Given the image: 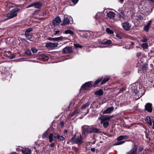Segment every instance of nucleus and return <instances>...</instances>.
<instances>
[{"mask_svg":"<svg viewBox=\"0 0 154 154\" xmlns=\"http://www.w3.org/2000/svg\"><path fill=\"white\" fill-rule=\"evenodd\" d=\"M138 91L137 89V87L136 85L135 84H133L129 86V91L132 93H134L136 95L140 94V95H138V98H139L141 97L145 93V90L143 89L142 90L141 89Z\"/></svg>","mask_w":154,"mask_h":154,"instance_id":"nucleus-1","label":"nucleus"},{"mask_svg":"<svg viewBox=\"0 0 154 154\" xmlns=\"http://www.w3.org/2000/svg\"><path fill=\"white\" fill-rule=\"evenodd\" d=\"M20 9L18 8H15L13 9L7 15V19L4 20L5 21L8 19L13 18L17 15V12L20 11Z\"/></svg>","mask_w":154,"mask_h":154,"instance_id":"nucleus-2","label":"nucleus"},{"mask_svg":"<svg viewBox=\"0 0 154 154\" xmlns=\"http://www.w3.org/2000/svg\"><path fill=\"white\" fill-rule=\"evenodd\" d=\"M72 17H68L67 15H65L61 25L63 26L69 24V23L72 24Z\"/></svg>","mask_w":154,"mask_h":154,"instance_id":"nucleus-3","label":"nucleus"},{"mask_svg":"<svg viewBox=\"0 0 154 154\" xmlns=\"http://www.w3.org/2000/svg\"><path fill=\"white\" fill-rule=\"evenodd\" d=\"M83 132L85 135L89 133H96V129L93 126L91 127V128H84Z\"/></svg>","mask_w":154,"mask_h":154,"instance_id":"nucleus-4","label":"nucleus"},{"mask_svg":"<svg viewBox=\"0 0 154 154\" xmlns=\"http://www.w3.org/2000/svg\"><path fill=\"white\" fill-rule=\"evenodd\" d=\"M92 82H86L81 86V89L84 90L88 91L92 87Z\"/></svg>","mask_w":154,"mask_h":154,"instance_id":"nucleus-5","label":"nucleus"},{"mask_svg":"<svg viewBox=\"0 0 154 154\" xmlns=\"http://www.w3.org/2000/svg\"><path fill=\"white\" fill-rule=\"evenodd\" d=\"M72 140L78 145L81 144L83 143V139L81 135L76 137L75 138H72Z\"/></svg>","mask_w":154,"mask_h":154,"instance_id":"nucleus-6","label":"nucleus"},{"mask_svg":"<svg viewBox=\"0 0 154 154\" xmlns=\"http://www.w3.org/2000/svg\"><path fill=\"white\" fill-rule=\"evenodd\" d=\"M110 77L109 76H106L103 79L102 78H100L97 80V84L99 83L100 82V85H102L105 84L110 79Z\"/></svg>","mask_w":154,"mask_h":154,"instance_id":"nucleus-7","label":"nucleus"},{"mask_svg":"<svg viewBox=\"0 0 154 154\" xmlns=\"http://www.w3.org/2000/svg\"><path fill=\"white\" fill-rule=\"evenodd\" d=\"M137 146L134 144L131 150L127 152L126 154H137Z\"/></svg>","mask_w":154,"mask_h":154,"instance_id":"nucleus-8","label":"nucleus"},{"mask_svg":"<svg viewBox=\"0 0 154 154\" xmlns=\"http://www.w3.org/2000/svg\"><path fill=\"white\" fill-rule=\"evenodd\" d=\"M122 25L124 29L127 31L129 30L131 27V24L127 22L122 23Z\"/></svg>","mask_w":154,"mask_h":154,"instance_id":"nucleus-9","label":"nucleus"},{"mask_svg":"<svg viewBox=\"0 0 154 154\" xmlns=\"http://www.w3.org/2000/svg\"><path fill=\"white\" fill-rule=\"evenodd\" d=\"M152 104L150 103H146L145 106V109L149 112L152 111Z\"/></svg>","mask_w":154,"mask_h":154,"instance_id":"nucleus-10","label":"nucleus"},{"mask_svg":"<svg viewBox=\"0 0 154 154\" xmlns=\"http://www.w3.org/2000/svg\"><path fill=\"white\" fill-rule=\"evenodd\" d=\"M42 4L39 2H35L28 6L27 8H30L34 6L35 8H40L42 7Z\"/></svg>","mask_w":154,"mask_h":154,"instance_id":"nucleus-11","label":"nucleus"},{"mask_svg":"<svg viewBox=\"0 0 154 154\" xmlns=\"http://www.w3.org/2000/svg\"><path fill=\"white\" fill-rule=\"evenodd\" d=\"M58 45V44L57 43L55 42L52 43L50 42L47 43L46 46L48 48L52 49L57 47V46Z\"/></svg>","mask_w":154,"mask_h":154,"instance_id":"nucleus-12","label":"nucleus"},{"mask_svg":"<svg viewBox=\"0 0 154 154\" xmlns=\"http://www.w3.org/2000/svg\"><path fill=\"white\" fill-rule=\"evenodd\" d=\"M61 22L60 18L59 17H56L53 20V24L54 26L58 25Z\"/></svg>","mask_w":154,"mask_h":154,"instance_id":"nucleus-13","label":"nucleus"},{"mask_svg":"<svg viewBox=\"0 0 154 154\" xmlns=\"http://www.w3.org/2000/svg\"><path fill=\"white\" fill-rule=\"evenodd\" d=\"M72 51V48L69 47H66L63 49V54L70 53Z\"/></svg>","mask_w":154,"mask_h":154,"instance_id":"nucleus-14","label":"nucleus"},{"mask_svg":"<svg viewBox=\"0 0 154 154\" xmlns=\"http://www.w3.org/2000/svg\"><path fill=\"white\" fill-rule=\"evenodd\" d=\"M63 38V37L62 36H60L57 38H52L51 37H49L48 38V40L50 41H61Z\"/></svg>","mask_w":154,"mask_h":154,"instance_id":"nucleus-15","label":"nucleus"},{"mask_svg":"<svg viewBox=\"0 0 154 154\" xmlns=\"http://www.w3.org/2000/svg\"><path fill=\"white\" fill-rule=\"evenodd\" d=\"M116 14L113 12L109 11L107 13L106 16L107 17L110 19H112L115 17Z\"/></svg>","mask_w":154,"mask_h":154,"instance_id":"nucleus-16","label":"nucleus"},{"mask_svg":"<svg viewBox=\"0 0 154 154\" xmlns=\"http://www.w3.org/2000/svg\"><path fill=\"white\" fill-rule=\"evenodd\" d=\"M22 152L23 154H31V153L30 149L28 148H26L23 149Z\"/></svg>","mask_w":154,"mask_h":154,"instance_id":"nucleus-17","label":"nucleus"},{"mask_svg":"<svg viewBox=\"0 0 154 154\" xmlns=\"http://www.w3.org/2000/svg\"><path fill=\"white\" fill-rule=\"evenodd\" d=\"M114 109V108L112 106L108 108L104 111V114H107L110 113Z\"/></svg>","mask_w":154,"mask_h":154,"instance_id":"nucleus-18","label":"nucleus"},{"mask_svg":"<svg viewBox=\"0 0 154 154\" xmlns=\"http://www.w3.org/2000/svg\"><path fill=\"white\" fill-rule=\"evenodd\" d=\"M146 122L148 123L150 125H152V122L151 119L150 117L149 116H147L146 117Z\"/></svg>","mask_w":154,"mask_h":154,"instance_id":"nucleus-19","label":"nucleus"},{"mask_svg":"<svg viewBox=\"0 0 154 154\" xmlns=\"http://www.w3.org/2000/svg\"><path fill=\"white\" fill-rule=\"evenodd\" d=\"M100 122L102 124H103V127L106 128L108 126L109 123L108 122H106L105 121H103V120H101Z\"/></svg>","mask_w":154,"mask_h":154,"instance_id":"nucleus-20","label":"nucleus"},{"mask_svg":"<svg viewBox=\"0 0 154 154\" xmlns=\"http://www.w3.org/2000/svg\"><path fill=\"white\" fill-rule=\"evenodd\" d=\"M112 117H112L110 116H105L101 119V120H103V121H105L106 120H109Z\"/></svg>","mask_w":154,"mask_h":154,"instance_id":"nucleus-21","label":"nucleus"},{"mask_svg":"<svg viewBox=\"0 0 154 154\" xmlns=\"http://www.w3.org/2000/svg\"><path fill=\"white\" fill-rule=\"evenodd\" d=\"M103 91L102 89H100L97 91V96H102L103 94Z\"/></svg>","mask_w":154,"mask_h":154,"instance_id":"nucleus-22","label":"nucleus"},{"mask_svg":"<svg viewBox=\"0 0 154 154\" xmlns=\"http://www.w3.org/2000/svg\"><path fill=\"white\" fill-rule=\"evenodd\" d=\"M147 65L146 64H144L141 66L140 69V71H146L147 70Z\"/></svg>","mask_w":154,"mask_h":154,"instance_id":"nucleus-23","label":"nucleus"},{"mask_svg":"<svg viewBox=\"0 0 154 154\" xmlns=\"http://www.w3.org/2000/svg\"><path fill=\"white\" fill-rule=\"evenodd\" d=\"M24 35H25L26 38L29 39H31L32 38V35L30 34L29 33L25 32L24 33Z\"/></svg>","mask_w":154,"mask_h":154,"instance_id":"nucleus-24","label":"nucleus"},{"mask_svg":"<svg viewBox=\"0 0 154 154\" xmlns=\"http://www.w3.org/2000/svg\"><path fill=\"white\" fill-rule=\"evenodd\" d=\"M54 137V135L53 134L51 133L49 136L48 138L50 142L51 143L53 141V138Z\"/></svg>","mask_w":154,"mask_h":154,"instance_id":"nucleus-25","label":"nucleus"},{"mask_svg":"<svg viewBox=\"0 0 154 154\" xmlns=\"http://www.w3.org/2000/svg\"><path fill=\"white\" fill-rule=\"evenodd\" d=\"M64 33L65 34H69L71 35H72L74 34L73 32L70 29H68L65 31Z\"/></svg>","mask_w":154,"mask_h":154,"instance_id":"nucleus-26","label":"nucleus"},{"mask_svg":"<svg viewBox=\"0 0 154 154\" xmlns=\"http://www.w3.org/2000/svg\"><path fill=\"white\" fill-rule=\"evenodd\" d=\"M106 32L108 34H112L113 33V32L112 30L109 28H106Z\"/></svg>","mask_w":154,"mask_h":154,"instance_id":"nucleus-27","label":"nucleus"},{"mask_svg":"<svg viewBox=\"0 0 154 154\" xmlns=\"http://www.w3.org/2000/svg\"><path fill=\"white\" fill-rule=\"evenodd\" d=\"M121 14H120V16L121 18H122L123 19H125L126 18V16L124 14L122 11H121L120 12Z\"/></svg>","mask_w":154,"mask_h":154,"instance_id":"nucleus-28","label":"nucleus"},{"mask_svg":"<svg viewBox=\"0 0 154 154\" xmlns=\"http://www.w3.org/2000/svg\"><path fill=\"white\" fill-rule=\"evenodd\" d=\"M148 45L147 43H143L141 45V47L144 49H146L148 48Z\"/></svg>","mask_w":154,"mask_h":154,"instance_id":"nucleus-29","label":"nucleus"},{"mask_svg":"<svg viewBox=\"0 0 154 154\" xmlns=\"http://www.w3.org/2000/svg\"><path fill=\"white\" fill-rule=\"evenodd\" d=\"M90 103H87L84 104H83L81 107V109H83L86 108L87 107L89 106Z\"/></svg>","mask_w":154,"mask_h":154,"instance_id":"nucleus-30","label":"nucleus"},{"mask_svg":"<svg viewBox=\"0 0 154 154\" xmlns=\"http://www.w3.org/2000/svg\"><path fill=\"white\" fill-rule=\"evenodd\" d=\"M48 132L47 131H45L44 132L42 135V138L43 139H46L47 137Z\"/></svg>","mask_w":154,"mask_h":154,"instance_id":"nucleus-31","label":"nucleus"},{"mask_svg":"<svg viewBox=\"0 0 154 154\" xmlns=\"http://www.w3.org/2000/svg\"><path fill=\"white\" fill-rule=\"evenodd\" d=\"M126 141H122L117 142L114 144V145H121L124 143Z\"/></svg>","mask_w":154,"mask_h":154,"instance_id":"nucleus-32","label":"nucleus"},{"mask_svg":"<svg viewBox=\"0 0 154 154\" xmlns=\"http://www.w3.org/2000/svg\"><path fill=\"white\" fill-rule=\"evenodd\" d=\"M54 35H59V34L60 32V31L59 30H56L55 29L54 30Z\"/></svg>","mask_w":154,"mask_h":154,"instance_id":"nucleus-33","label":"nucleus"},{"mask_svg":"<svg viewBox=\"0 0 154 154\" xmlns=\"http://www.w3.org/2000/svg\"><path fill=\"white\" fill-rule=\"evenodd\" d=\"M33 29L32 28H29L27 29L26 30L25 32L28 33H29L30 32H31L32 31Z\"/></svg>","mask_w":154,"mask_h":154,"instance_id":"nucleus-34","label":"nucleus"},{"mask_svg":"<svg viewBox=\"0 0 154 154\" xmlns=\"http://www.w3.org/2000/svg\"><path fill=\"white\" fill-rule=\"evenodd\" d=\"M54 138H57L58 139L59 137V135L55 133L54 134Z\"/></svg>","mask_w":154,"mask_h":154,"instance_id":"nucleus-35","label":"nucleus"},{"mask_svg":"<svg viewBox=\"0 0 154 154\" xmlns=\"http://www.w3.org/2000/svg\"><path fill=\"white\" fill-rule=\"evenodd\" d=\"M74 46L76 48H82V46L80 45L79 44H74Z\"/></svg>","mask_w":154,"mask_h":154,"instance_id":"nucleus-36","label":"nucleus"},{"mask_svg":"<svg viewBox=\"0 0 154 154\" xmlns=\"http://www.w3.org/2000/svg\"><path fill=\"white\" fill-rule=\"evenodd\" d=\"M25 54L28 55H30L31 54V51L29 49H27L26 51Z\"/></svg>","mask_w":154,"mask_h":154,"instance_id":"nucleus-37","label":"nucleus"},{"mask_svg":"<svg viewBox=\"0 0 154 154\" xmlns=\"http://www.w3.org/2000/svg\"><path fill=\"white\" fill-rule=\"evenodd\" d=\"M123 140V137L122 135L118 137L117 138V140L118 141H121Z\"/></svg>","mask_w":154,"mask_h":154,"instance_id":"nucleus-38","label":"nucleus"},{"mask_svg":"<svg viewBox=\"0 0 154 154\" xmlns=\"http://www.w3.org/2000/svg\"><path fill=\"white\" fill-rule=\"evenodd\" d=\"M149 27L146 25L144 27V29L146 31V32H147L149 30Z\"/></svg>","mask_w":154,"mask_h":154,"instance_id":"nucleus-39","label":"nucleus"},{"mask_svg":"<svg viewBox=\"0 0 154 154\" xmlns=\"http://www.w3.org/2000/svg\"><path fill=\"white\" fill-rule=\"evenodd\" d=\"M32 52L33 53H36L37 52V50L36 49L34 48H32L31 49Z\"/></svg>","mask_w":154,"mask_h":154,"instance_id":"nucleus-40","label":"nucleus"},{"mask_svg":"<svg viewBox=\"0 0 154 154\" xmlns=\"http://www.w3.org/2000/svg\"><path fill=\"white\" fill-rule=\"evenodd\" d=\"M79 112V111L78 110H75L74 111V112L72 114V116H73L74 115L77 114Z\"/></svg>","mask_w":154,"mask_h":154,"instance_id":"nucleus-41","label":"nucleus"},{"mask_svg":"<svg viewBox=\"0 0 154 154\" xmlns=\"http://www.w3.org/2000/svg\"><path fill=\"white\" fill-rule=\"evenodd\" d=\"M141 41L143 42H146L147 41V39L146 38H143L141 39Z\"/></svg>","mask_w":154,"mask_h":154,"instance_id":"nucleus-42","label":"nucleus"},{"mask_svg":"<svg viewBox=\"0 0 154 154\" xmlns=\"http://www.w3.org/2000/svg\"><path fill=\"white\" fill-rule=\"evenodd\" d=\"M116 36L119 39H121L122 38V36L121 35L118 34H116Z\"/></svg>","mask_w":154,"mask_h":154,"instance_id":"nucleus-43","label":"nucleus"},{"mask_svg":"<svg viewBox=\"0 0 154 154\" xmlns=\"http://www.w3.org/2000/svg\"><path fill=\"white\" fill-rule=\"evenodd\" d=\"M59 138L58 139H60L62 141L64 140L65 139L64 138L63 136H60V135Z\"/></svg>","mask_w":154,"mask_h":154,"instance_id":"nucleus-44","label":"nucleus"},{"mask_svg":"<svg viewBox=\"0 0 154 154\" xmlns=\"http://www.w3.org/2000/svg\"><path fill=\"white\" fill-rule=\"evenodd\" d=\"M111 42V41L110 40H107L106 42H105V43L106 44H110Z\"/></svg>","mask_w":154,"mask_h":154,"instance_id":"nucleus-45","label":"nucleus"},{"mask_svg":"<svg viewBox=\"0 0 154 154\" xmlns=\"http://www.w3.org/2000/svg\"><path fill=\"white\" fill-rule=\"evenodd\" d=\"M151 23L152 20H150L146 26L149 27V26L151 25Z\"/></svg>","mask_w":154,"mask_h":154,"instance_id":"nucleus-46","label":"nucleus"},{"mask_svg":"<svg viewBox=\"0 0 154 154\" xmlns=\"http://www.w3.org/2000/svg\"><path fill=\"white\" fill-rule=\"evenodd\" d=\"M71 1L73 3L75 4L77 3L79 0H71Z\"/></svg>","mask_w":154,"mask_h":154,"instance_id":"nucleus-47","label":"nucleus"},{"mask_svg":"<svg viewBox=\"0 0 154 154\" xmlns=\"http://www.w3.org/2000/svg\"><path fill=\"white\" fill-rule=\"evenodd\" d=\"M123 137V140L124 139H126L128 138V137L127 136H125V135H122Z\"/></svg>","mask_w":154,"mask_h":154,"instance_id":"nucleus-48","label":"nucleus"},{"mask_svg":"<svg viewBox=\"0 0 154 154\" xmlns=\"http://www.w3.org/2000/svg\"><path fill=\"white\" fill-rule=\"evenodd\" d=\"M54 144L53 143H51L50 145V146L51 147H54Z\"/></svg>","mask_w":154,"mask_h":154,"instance_id":"nucleus-49","label":"nucleus"},{"mask_svg":"<svg viewBox=\"0 0 154 154\" xmlns=\"http://www.w3.org/2000/svg\"><path fill=\"white\" fill-rule=\"evenodd\" d=\"M141 53H138L137 54V56L138 57H139V56H140L141 55ZM139 59H140V57H139Z\"/></svg>","mask_w":154,"mask_h":154,"instance_id":"nucleus-50","label":"nucleus"},{"mask_svg":"<svg viewBox=\"0 0 154 154\" xmlns=\"http://www.w3.org/2000/svg\"><path fill=\"white\" fill-rule=\"evenodd\" d=\"M91 150L92 151L94 152L95 150V148H91Z\"/></svg>","mask_w":154,"mask_h":154,"instance_id":"nucleus-51","label":"nucleus"},{"mask_svg":"<svg viewBox=\"0 0 154 154\" xmlns=\"http://www.w3.org/2000/svg\"><path fill=\"white\" fill-rule=\"evenodd\" d=\"M60 125L62 127H63L64 125V123L63 122H62L60 123Z\"/></svg>","mask_w":154,"mask_h":154,"instance_id":"nucleus-52","label":"nucleus"},{"mask_svg":"<svg viewBox=\"0 0 154 154\" xmlns=\"http://www.w3.org/2000/svg\"><path fill=\"white\" fill-rule=\"evenodd\" d=\"M143 149V148H140L139 150V152H141Z\"/></svg>","mask_w":154,"mask_h":154,"instance_id":"nucleus-53","label":"nucleus"},{"mask_svg":"<svg viewBox=\"0 0 154 154\" xmlns=\"http://www.w3.org/2000/svg\"><path fill=\"white\" fill-rule=\"evenodd\" d=\"M141 63V61H140V62H139V61H138V63H137V66H139V64H140V63Z\"/></svg>","mask_w":154,"mask_h":154,"instance_id":"nucleus-54","label":"nucleus"},{"mask_svg":"<svg viewBox=\"0 0 154 154\" xmlns=\"http://www.w3.org/2000/svg\"><path fill=\"white\" fill-rule=\"evenodd\" d=\"M49 59V57H45V58L44 59V60H48Z\"/></svg>","mask_w":154,"mask_h":154,"instance_id":"nucleus-55","label":"nucleus"},{"mask_svg":"<svg viewBox=\"0 0 154 154\" xmlns=\"http://www.w3.org/2000/svg\"><path fill=\"white\" fill-rule=\"evenodd\" d=\"M46 56H46L45 55H42V58L43 59H44L45 58V57H46Z\"/></svg>","mask_w":154,"mask_h":154,"instance_id":"nucleus-56","label":"nucleus"},{"mask_svg":"<svg viewBox=\"0 0 154 154\" xmlns=\"http://www.w3.org/2000/svg\"><path fill=\"white\" fill-rule=\"evenodd\" d=\"M152 122H153V126L152 128L153 129H154V121H152Z\"/></svg>","mask_w":154,"mask_h":154,"instance_id":"nucleus-57","label":"nucleus"},{"mask_svg":"<svg viewBox=\"0 0 154 154\" xmlns=\"http://www.w3.org/2000/svg\"><path fill=\"white\" fill-rule=\"evenodd\" d=\"M95 111H94L93 110V113H92V114L93 115H95Z\"/></svg>","mask_w":154,"mask_h":154,"instance_id":"nucleus-58","label":"nucleus"},{"mask_svg":"<svg viewBox=\"0 0 154 154\" xmlns=\"http://www.w3.org/2000/svg\"><path fill=\"white\" fill-rule=\"evenodd\" d=\"M64 132L65 133V134H66L67 132V130H65L64 131Z\"/></svg>","mask_w":154,"mask_h":154,"instance_id":"nucleus-59","label":"nucleus"},{"mask_svg":"<svg viewBox=\"0 0 154 154\" xmlns=\"http://www.w3.org/2000/svg\"><path fill=\"white\" fill-rule=\"evenodd\" d=\"M119 0V2H122L124 1V0Z\"/></svg>","mask_w":154,"mask_h":154,"instance_id":"nucleus-60","label":"nucleus"},{"mask_svg":"<svg viewBox=\"0 0 154 154\" xmlns=\"http://www.w3.org/2000/svg\"><path fill=\"white\" fill-rule=\"evenodd\" d=\"M124 90V88H121V89H120V91H123V90Z\"/></svg>","mask_w":154,"mask_h":154,"instance_id":"nucleus-61","label":"nucleus"},{"mask_svg":"<svg viewBox=\"0 0 154 154\" xmlns=\"http://www.w3.org/2000/svg\"><path fill=\"white\" fill-rule=\"evenodd\" d=\"M11 154H17L15 152H13L11 153Z\"/></svg>","mask_w":154,"mask_h":154,"instance_id":"nucleus-62","label":"nucleus"},{"mask_svg":"<svg viewBox=\"0 0 154 154\" xmlns=\"http://www.w3.org/2000/svg\"><path fill=\"white\" fill-rule=\"evenodd\" d=\"M14 56H12L11 57V58L13 59L14 58Z\"/></svg>","mask_w":154,"mask_h":154,"instance_id":"nucleus-63","label":"nucleus"},{"mask_svg":"<svg viewBox=\"0 0 154 154\" xmlns=\"http://www.w3.org/2000/svg\"><path fill=\"white\" fill-rule=\"evenodd\" d=\"M131 45H134V42H131Z\"/></svg>","mask_w":154,"mask_h":154,"instance_id":"nucleus-64","label":"nucleus"}]
</instances>
